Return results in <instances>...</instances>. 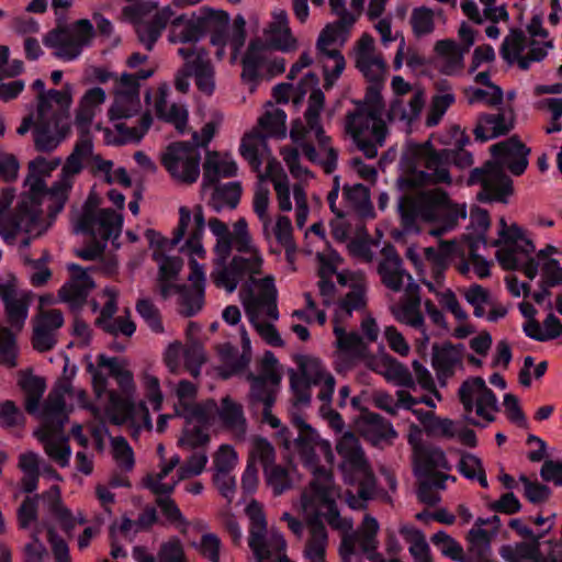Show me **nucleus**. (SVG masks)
<instances>
[{"mask_svg":"<svg viewBox=\"0 0 562 562\" xmlns=\"http://www.w3.org/2000/svg\"><path fill=\"white\" fill-rule=\"evenodd\" d=\"M214 134L215 125L206 123L201 133L192 134V142L170 143L161 154V165L173 179L187 184L194 183L200 176V147L207 146Z\"/></svg>","mask_w":562,"mask_h":562,"instance_id":"f257e3e1","label":"nucleus"},{"mask_svg":"<svg viewBox=\"0 0 562 562\" xmlns=\"http://www.w3.org/2000/svg\"><path fill=\"white\" fill-rule=\"evenodd\" d=\"M226 11L214 10L209 7L200 9L199 13H182L169 21L168 40L171 43L194 44L210 34V43L218 44L222 35L218 27L223 26L222 15Z\"/></svg>","mask_w":562,"mask_h":562,"instance_id":"f03ea898","label":"nucleus"},{"mask_svg":"<svg viewBox=\"0 0 562 562\" xmlns=\"http://www.w3.org/2000/svg\"><path fill=\"white\" fill-rule=\"evenodd\" d=\"M434 150L435 147L427 142L423 146L415 145L411 154L403 157L407 165V173L397 178L398 191L412 192L429 184H451L452 177L446 167L430 166Z\"/></svg>","mask_w":562,"mask_h":562,"instance_id":"7ed1b4c3","label":"nucleus"},{"mask_svg":"<svg viewBox=\"0 0 562 562\" xmlns=\"http://www.w3.org/2000/svg\"><path fill=\"white\" fill-rule=\"evenodd\" d=\"M290 415L291 424L296 428L297 436L294 438L289 427H281L277 432L278 443L285 450L294 449L305 467H316L319 462L316 447L321 446L325 452L330 453L329 441L323 440L317 430L307 424L301 414L292 411Z\"/></svg>","mask_w":562,"mask_h":562,"instance_id":"20e7f679","label":"nucleus"},{"mask_svg":"<svg viewBox=\"0 0 562 562\" xmlns=\"http://www.w3.org/2000/svg\"><path fill=\"white\" fill-rule=\"evenodd\" d=\"M246 515L250 520L248 544L256 562H293L285 554L286 543L282 536H273L276 552H273L266 539L267 520L261 505L251 501L246 506Z\"/></svg>","mask_w":562,"mask_h":562,"instance_id":"39448f33","label":"nucleus"},{"mask_svg":"<svg viewBox=\"0 0 562 562\" xmlns=\"http://www.w3.org/2000/svg\"><path fill=\"white\" fill-rule=\"evenodd\" d=\"M246 379L249 382V406L255 407L261 404L262 422L280 430L283 426L281 420L272 414V408L281 390V374L272 368H265L259 374L249 372Z\"/></svg>","mask_w":562,"mask_h":562,"instance_id":"423d86ee","label":"nucleus"},{"mask_svg":"<svg viewBox=\"0 0 562 562\" xmlns=\"http://www.w3.org/2000/svg\"><path fill=\"white\" fill-rule=\"evenodd\" d=\"M285 121L286 114L283 110L274 109L267 111L258 122L261 130H254L241 139L239 153L248 161L252 170L259 171L262 165L258 146H266L268 137H285Z\"/></svg>","mask_w":562,"mask_h":562,"instance_id":"0eeeda50","label":"nucleus"},{"mask_svg":"<svg viewBox=\"0 0 562 562\" xmlns=\"http://www.w3.org/2000/svg\"><path fill=\"white\" fill-rule=\"evenodd\" d=\"M123 225V218L111 209H97V203L88 199L82 214L75 225L77 234H83L91 238H100L108 241L117 236Z\"/></svg>","mask_w":562,"mask_h":562,"instance_id":"6e6552de","label":"nucleus"},{"mask_svg":"<svg viewBox=\"0 0 562 562\" xmlns=\"http://www.w3.org/2000/svg\"><path fill=\"white\" fill-rule=\"evenodd\" d=\"M67 111H54L52 117H38L34 126V145L40 153H50L70 132Z\"/></svg>","mask_w":562,"mask_h":562,"instance_id":"1a4fd4ad","label":"nucleus"},{"mask_svg":"<svg viewBox=\"0 0 562 562\" xmlns=\"http://www.w3.org/2000/svg\"><path fill=\"white\" fill-rule=\"evenodd\" d=\"M41 221V211L32 201L21 200L12 214L0 215V236L12 244L21 231L31 232Z\"/></svg>","mask_w":562,"mask_h":562,"instance_id":"9d476101","label":"nucleus"},{"mask_svg":"<svg viewBox=\"0 0 562 562\" xmlns=\"http://www.w3.org/2000/svg\"><path fill=\"white\" fill-rule=\"evenodd\" d=\"M120 85L122 89L116 91L114 101L108 112L111 121L132 117L140 109L139 83L134 74L123 72Z\"/></svg>","mask_w":562,"mask_h":562,"instance_id":"9b49d317","label":"nucleus"},{"mask_svg":"<svg viewBox=\"0 0 562 562\" xmlns=\"http://www.w3.org/2000/svg\"><path fill=\"white\" fill-rule=\"evenodd\" d=\"M67 269L71 278L59 289L58 295L71 308H81L86 304L90 291L95 286L94 281L78 263H69Z\"/></svg>","mask_w":562,"mask_h":562,"instance_id":"f8f14e48","label":"nucleus"},{"mask_svg":"<svg viewBox=\"0 0 562 562\" xmlns=\"http://www.w3.org/2000/svg\"><path fill=\"white\" fill-rule=\"evenodd\" d=\"M535 249L532 240L526 239V247L499 249L496 258L504 270L522 271L529 280H533L539 271L538 260L530 256Z\"/></svg>","mask_w":562,"mask_h":562,"instance_id":"ddd939ff","label":"nucleus"},{"mask_svg":"<svg viewBox=\"0 0 562 562\" xmlns=\"http://www.w3.org/2000/svg\"><path fill=\"white\" fill-rule=\"evenodd\" d=\"M491 154L502 160L514 176H521L528 167V148L517 136L491 146Z\"/></svg>","mask_w":562,"mask_h":562,"instance_id":"4468645a","label":"nucleus"},{"mask_svg":"<svg viewBox=\"0 0 562 562\" xmlns=\"http://www.w3.org/2000/svg\"><path fill=\"white\" fill-rule=\"evenodd\" d=\"M64 325V315L59 310L44 311L38 315L33 328L32 345L35 350L45 352L56 345L53 331Z\"/></svg>","mask_w":562,"mask_h":562,"instance_id":"2eb2a0df","label":"nucleus"},{"mask_svg":"<svg viewBox=\"0 0 562 562\" xmlns=\"http://www.w3.org/2000/svg\"><path fill=\"white\" fill-rule=\"evenodd\" d=\"M414 463V473L417 477L438 480L440 475L446 474L436 471V469H451L443 450L439 447L429 445L416 447Z\"/></svg>","mask_w":562,"mask_h":562,"instance_id":"dca6fc26","label":"nucleus"},{"mask_svg":"<svg viewBox=\"0 0 562 562\" xmlns=\"http://www.w3.org/2000/svg\"><path fill=\"white\" fill-rule=\"evenodd\" d=\"M117 312L116 295L111 294L110 299L101 308L100 315L95 318L94 325L101 328L104 333L116 337L120 333L126 337H131L136 331V324L130 318V312L126 311L127 316H119L113 318Z\"/></svg>","mask_w":562,"mask_h":562,"instance_id":"f3484780","label":"nucleus"},{"mask_svg":"<svg viewBox=\"0 0 562 562\" xmlns=\"http://www.w3.org/2000/svg\"><path fill=\"white\" fill-rule=\"evenodd\" d=\"M425 204L426 209L431 212L430 220L442 215L446 226L450 228L454 227L459 220L467 217L465 205L453 203L442 189L429 191Z\"/></svg>","mask_w":562,"mask_h":562,"instance_id":"a211bd4d","label":"nucleus"},{"mask_svg":"<svg viewBox=\"0 0 562 562\" xmlns=\"http://www.w3.org/2000/svg\"><path fill=\"white\" fill-rule=\"evenodd\" d=\"M223 26L218 27L220 33L222 35V41L218 44H212L217 48L216 57L222 59L225 55V47L227 43L231 44L232 47V59H236L239 55L241 48L245 45L247 33H246V20L243 15L238 14L235 16L232 25V31L229 32V15L227 12L222 15Z\"/></svg>","mask_w":562,"mask_h":562,"instance_id":"6ab92c4d","label":"nucleus"},{"mask_svg":"<svg viewBox=\"0 0 562 562\" xmlns=\"http://www.w3.org/2000/svg\"><path fill=\"white\" fill-rule=\"evenodd\" d=\"M383 82L370 83L363 101L356 102L355 111L348 112L346 120L372 122L382 115L384 102L381 94Z\"/></svg>","mask_w":562,"mask_h":562,"instance_id":"aec40b11","label":"nucleus"},{"mask_svg":"<svg viewBox=\"0 0 562 562\" xmlns=\"http://www.w3.org/2000/svg\"><path fill=\"white\" fill-rule=\"evenodd\" d=\"M464 349L463 344L453 345L450 341L443 342L441 347L434 345L431 364L439 380L454 374V368L461 363Z\"/></svg>","mask_w":562,"mask_h":562,"instance_id":"412c9836","label":"nucleus"},{"mask_svg":"<svg viewBox=\"0 0 562 562\" xmlns=\"http://www.w3.org/2000/svg\"><path fill=\"white\" fill-rule=\"evenodd\" d=\"M514 127L512 117L506 113H483L479 116L475 128L473 130L475 140L485 143L490 139L506 135Z\"/></svg>","mask_w":562,"mask_h":562,"instance_id":"4be33fe9","label":"nucleus"},{"mask_svg":"<svg viewBox=\"0 0 562 562\" xmlns=\"http://www.w3.org/2000/svg\"><path fill=\"white\" fill-rule=\"evenodd\" d=\"M409 192H403L397 201V212L401 218V225L404 229L411 231L416 228L417 218L419 215L430 220L431 212L426 209V199L429 195V191L424 192L419 199L408 194Z\"/></svg>","mask_w":562,"mask_h":562,"instance_id":"5701e85b","label":"nucleus"},{"mask_svg":"<svg viewBox=\"0 0 562 562\" xmlns=\"http://www.w3.org/2000/svg\"><path fill=\"white\" fill-rule=\"evenodd\" d=\"M173 16V10L167 5L155 12L153 19L147 22H137L136 33L138 41L147 50H153L156 42L161 36L162 31Z\"/></svg>","mask_w":562,"mask_h":562,"instance_id":"b1692460","label":"nucleus"},{"mask_svg":"<svg viewBox=\"0 0 562 562\" xmlns=\"http://www.w3.org/2000/svg\"><path fill=\"white\" fill-rule=\"evenodd\" d=\"M337 453L342 459V468L352 472H366L369 464L363 449L353 434H345L336 446Z\"/></svg>","mask_w":562,"mask_h":562,"instance_id":"393cba45","label":"nucleus"},{"mask_svg":"<svg viewBox=\"0 0 562 562\" xmlns=\"http://www.w3.org/2000/svg\"><path fill=\"white\" fill-rule=\"evenodd\" d=\"M110 405L113 411L111 422L114 425H123L127 422H133L138 412L145 415L146 423L151 427L149 412L144 402L136 404L130 396H121L115 392L110 394Z\"/></svg>","mask_w":562,"mask_h":562,"instance_id":"a878e982","label":"nucleus"},{"mask_svg":"<svg viewBox=\"0 0 562 562\" xmlns=\"http://www.w3.org/2000/svg\"><path fill=\"white\" fill-rule=\"evenodd\" d=\"M514 192L513 180L503 171H496L490 181L484 183V190L477 193V200L482 203H507Z\"/></svg>","mask_w":562,"mask_h":562,"instance_id":"bb28decb","label":"nucleus"},{"mask_svg":"<svg viewBox=\"0 0 562 562\" xmlns=\"http://www.w3.org/2000/svg\"><path fill=\"white\" fill-rule=\"evenodd\" d=\"M337 15L339 19L334 23L327 24L319 33L316 42L317 49H323L324 46H330L339 38L345 41L358 18L348 10L337 13Z\"/></svg>","mask_w":562,"mask_h":562,"instance_id":"cd10ccee","label":"nucleus"},{"mask_svg":"<svg viewBox=\"0 0 562 562\" xmlns=\"http://www.w3.org/2000/svg\"><path fill=\"white\" fill-rule=\"evenodd\" d=\"M526 47V35L522 30H513L510 36L506 37L499 49L502 58L508 63L514 64L517 61L521 70H528L533 60H529V55L521 56Z\"/></svg>","mask_w":562,"mask_h":562,"instance_id":"c85d7f7f","label":"nucleus"},{"mask_svg":"<svg viewBox=\"0 0 562 562\" xmlns=\"http://www.w3.org/2000/svg\"><path fill=\"white\" fill-rule=\"evenodd\" d=\"M265 49L266 44L261 38H254L250 41L248 48L241 59V78L245 81L257 82L261 78L259 69L266 63V59L262 55Z\"/></svg>","mask_w":562,"mask_h":562,"instance_id":"c756f323","label":"nucleus"},{"mask_svg":"<svg viewBox=\"0 0 562 562\" xmlns=\"http://www.w3.org/2000/svg\"><path fill=\"white\" fill-rule=\"evenodd\" d=\"M378 272L382 283L394 292L402 291L404 277L412 280V276L402 268V259L395 251L387 260L379 263Z\"/></svg>","mask_w":562,"mask_h":562,"instance_id":"7c9ffc66","label":"nucleus"},{"mask_svg":"<svg viewBox=\"0 0 562 562\" xmlns=\"http://www.w3.org/2000/svg\"><path fill=\"white\" fill-rule=\"evenodd\" d=\"M213 188L209 205L214 212L221 213L224 207L229 210L237 207L241 196V186L239 182L220 183Z\"/></svg>","mask_w":562,"mask_h":562,"instance_id":"2f4dec72","label":"nucleus"},{"mask_svg":"<svg viewBox=\"0 0 562 562\" xmlns=\"http://www.w3.org/2000/svg\"><path fill=\"white\" fill-rule=\"evenodd\" d=\"M187 67H190L195 77V85L198 89L211 95L214 92V69L209 59L207 52L202 49L192 61H188Z\"/></svg>","mask_w":562,"mask_h":562,"instance_id":"473e14b6","label":"nucleus"},{"mask_svg":"<svg viewBox=\"0 0 562 562\" xmlns=\"http://www.w3.org/2000/svg\"><path fill=\"white\" fill-rule=\"evenodd\" d=\"M474 162L473 155L465 149V146L457 145L453 149L443 148L436 149L432 151L430 158V166L442 165L448 169L450 165H454L458 168H468Z\"/></svg>","mask_w":562,"mask_h":562,"instance_id":"72a5a7b5","label":"nucleus"},{"mask_svg":"<svg viewBox=\"0 0 562 562\" xmlns=\"http://www.w3.org/2000/svg\"><path fill=\"white\" fill-rule=\"evenodd\" d=\"M190 268L191 272L189 280L192 282V285L189 286V289L192 304L189 310L184 312L186 317H193L196 315L204 304L205 273L202 267L194 259L190 260Z\"/></svg>","mask_w":562,"mask_h":562,"instance_id":"f704fd0d","label":"nucleus"},{"mask_svg":"<svg viewBox=\"0 0 562 562\" xmlns=\"http://www.w3.org/2000/svg\"><path fill=\"white\" fill-rule=\"evenodd\" d=\"M42 498L48 502L49 513L59 522L61 529L70 533L75 526V518L72 513L66 508L60 498V491L57 485H53L48 492L42 494Z\"/></svg>","mask_w":562,"mask_h":562,"instance_id":"c9c22d12","label":"nucleus"},{"mask_svg":"<svg viewBox=\"0 0 562 562\" xmlns=\"http://www.w3.org/2000/svg\"><path fill=\"white\" fill-rule=\"evenodd\" d=\"M42 498L48 502L49 513L59 522L61 529L70 533L75 526V518L72 513L66 508L60 498V491L57 485H53L48 492L42 494Z\"/></svg>","mask_w":562,"mask_h":562,"instance_id":"e433bc0d","label":"nucleus"},{"mask_svg":"<svg viewBox=\"0 0 562 562\" xmlns=\"http://www.w3.org/2000/svg\"><path fill=\"white\" fill-rule=\"evenodd\" d=\"M42 417L47 426L61 430L68 420L66 401L61 393L48 395L44 404Z\"/></svg>","mask_w":562,"mask_h":562,"instance_id":"4c0bfd02","label":"nucleus"},{"mask_svg":"<svg viewBox=\"0 0 562 562\" xmlns=\"http://www.w3.org/2000/svg\"><path fill=\"white\" fill-rule=\"evenodd\" d=\"M327 539V530L324 524L315 519L311 524V539L304 550V554L310 562H326Z\"/></svg>","mask_w":562,"mask_h":562,"instance_id":"58836bf2","label":"nucleus"},{"mask_svg":"<svg viewBox=\"0 0 562 562\" xmlns=\"http://www.w3.org/2000/svg\"><path fill=\"white\" fill-rule=\"evenodd\" d=\"M269 32L271 34L270 43L273 48L290 52L294 47L295 40L292 37L288 26V15L285 11H280L274 14V21L270 24Z\"/></svg>","mask_w":562,"mask_h":562,"instance_id":"ea45409f","label":"nucleus"},{"mask_svg":"<svg viewBox=\"0 0 562 562\" xmlns=\"http://www.w3.org/2000/svg\"><path fill=\"white\" fill-rule=\"evenodd\" d=\"M371 122H361L346 120V131L352 137L357 147L363 153L368 159H373L378 156L379 144L371 139L364 138V134L369 132Z\"/></svg>","mask_w":562,"mask_h":562,"instance_id":"a19ab883","label":"nucleus"},{"mask_svg":"<svg viewBox=\"0 0 562 562\" xmlns=\"http://www.w3.org/2000/svg\"><path fill=\"white\" fill-rule=\"evenodd\" d=\"M492 533L484 528H472L468 533L469 555L467 558H474L475 560H494L492 558Z\"/></svg>","mask_w":562,"mask_h":562,"instance_id":"79ce46f5","label":"nucleus"},{"mask_svg":"<svg viewBox=\"0 0 562 562\" xmlns=\"http://www.w3.org/2000/svg\"><path fill=\"white\" fill-rule=\"evenodd\" d=\"M381 363L385 368V378L395 381L397 385L414 389V378L406 366L401 363L396 358L389 353H384Z\"/></svg>","mask_w":562,"mask_h":562,"instance_id":"37998d69","label":"nucleus"},{"mask_svg":"<svg viewBox=\"0 0 562 562\" xmlns=\"http://www.w3.org/2000/svg\"><path fill=\"white\" fill-rule=\"evenodd\" d=\"M218 416L227 428L241 430L246 428L247 420L243 405L235 402L231 396L222 398Z\"/></svg>","mask_w":562,"mask_h":562,"instance_id":"c03bdc74","label":"nucleus"},{"mask_svg":"<svg viewBox=\"0 0 562 562\" xmlns=\"http://www.w3.org/2000/svg\"><path fill=\"white\" fill-rule=\"evenodd\" d=\"M261 266L262 258L258 254H255L250 258L234 256L231 262L224 267L238 284L247 274H259Z\"/></svg>","mask_w":562,"mask_h":562,"instance_id":"a18cd8bd","label":"nucleus"},{"mask_svg":"<svg viewBox=\"0 0 562 562\" xmlns=\"http://www.w3.org/2000/svg\"><path fill=\"white\" fill-rule=\"evenodd\" d=\"M53 103L59 105L57 111H67L69 113V105L71 103V95L69 91H59L50 89L46 94L38 95L37 116L52 117Z\"/></svg>","mask_w":562,"mask_h":562,"instance_id":"49530a36","label":"nucleus"},{"mask_svg":"<svg viewBox=\"0 0 562 562\" xmlns=\"http://www.w3.org/2000/svg\"><path fill=\"white\" fill-rule=\"evenodd\" d=\"M358 473L362 474L363 477L359 482L357 495L350 493L347 503L350 508L362 510L367 508L368 502L374 496L375 479L369 468L366 472Z\"/></svg>","mask_w":562,"mask_h":562,"instance_id":"de8ad7c7","label":"nucleus"},{"mask_svg":"<svg viewBox=\"0 0 562 562\" xmlns=\"http://www.w3.org/2000/svg\"><path fill=\"white\" fill-rule=\"evenodd\" d=\"M267 484L272 488L273 494L279 496L292 487V479L286 468L273 463L263 470Z\"/></svg>","mask_w":562,"mask_h":562,"instance_id":"09e8293b","label":"nucleus"},{"mask_svg":"<svg viewBox=\"0 0 562 562\" xmlns=\"http://www.w3.org/2000/svg\"><path fill=\"white\" fill-rule=\"evenodd\" d=\"M430 540L436 547L440 549L445 557L456 562L465 561L467 555L464 554L462 546L446 531L440 530L434 533Z\"/></svg>","mask_w":562,"mask_h":562,"instance_id":"8fccbe9b","label":"nucleus"},{"mask_svg":"<svg viewBox=\"0 0 562 562\" xmlns=\"http://www.w3.org/2000/svg\"><path fill=\"white\" fill-rule=\"evenodd\" d=\"M449 477V475H440L438 480L428 477H417L419 481L417 488L418 501L428 506H435L440 501V497L432 490H443L446 487V481Z\"/></svg>","mask_w":562,"mask_h":562,"instance_id":"3c124183","label":"nucleus"},{"mask_svg":"<svg viewBox=\"0 0 562 562\" xmlns=\"http://www.w3.org/2000/svg\"><path fill=\"white\" fill-rule=\"evenodd\" d=\"M246 314L249 318L250 324L256 328L258 334L266 340V342L272 347L283 346V340L274 327V325L266 322H260L258 312L250 306L246 307Z\"/></svg>","mask_w":562,"mask_h":562,"instance_id":"603ef678","label":"nucleus"},{"mask_svg":"<svg viewBox=\"0 0 562 562\" xmlns=\"http://www.w3.org/2000/svg\"><path fill=\"white\" fill-rule=\"evenodd\" d=\"M153 124V117L149 113H144L139 119L136 126H127L125 123L115 124V130L125 142H139L148 132Z\"/></svg>","mask_w":562,"mask_h":562,"instance_id":"864d4df0","label":"nucleus"},{"mask_svg":"<svg viewBox=\"0 0 562 562\" xmlns=\"http://www.w3.org/2000/svg\"><path fill=\"white\" fill-rule=\"evenodd\" d=\"M546 536V532L538 533L533 539L528 541L518 542L515 547L518 559L531 560V562H550V554L548 558L543 557L540 551V540Z\"/></svg>","mask_w":562,"mask_h":562,"instance_id":"5fc2aeb1","label":"nucleus"},{"mask_svg":"<svg viewBox=\"0 0 562 562\" xmlns=\"http://www.w3.org/2000/svg\"><path fill=\"white\" fill-rule=\"evenodd\" d=\"M411 25L417 37L430 34L435 29L434 13L429 8H415L411 16Z\"/></svg>","mask_w":562,"mask_h":562,"instance_id":"6e6d98bb","label":"nucleus"},{"mask_svg":"<svg viewBox=\"0 0 562 562\" xmlns=\"http://www.w3.org/2000/svg\"><path fill=\"white\" fill-rule=\"evenodd\" d=\"M136 311L154 333H164L160 312L149 299L138 300Z\"/></svg>","mask_w":562,"mask_h":562,"instance_id":"4d7b16f0","label":"nucleus"},{"mask_svg":"<svg viewBox=\"0 0 562 562\" xmlns=\"http://www.w3.org/2000/svg\"><path fill=\"white\" fill-rule=\"evenodd\" d=\"M159 292L164 300L168 299L172 293L179 294L181 314L184 315V312L188 311L192 304L189 286L186 284L172 283L170 279H159Z\"/></svg>","mask_w":562,"mask_h":562,"instance_id":"13d9d810","label":"nucleus"},{"mask_svg":"<svg viewBox=\"0 0 562 562\" xmlns=\"http://www.w3.org/2000/svg\"><path fill=\"white\" fill-rule=\"evenodd\" d=\"M519 481L524 485V496L535 505L542 504L551 496V488L538 481H531L526 475H521Z\"/></svg>","mask_w":562,"mask_h":562,"instance_id":"bf43d9fd","label":"nucleus"},{"mask_svg":"<svg viewBox=\"0 0 562 562\" xmlns=\"http://www.w3.org/2000/svg\"><path fill=\"white\" fill-rule=\"evenodd\" d=\"M436 53L445 57L451 67H460L463 63L465 49H462L453 40H440L435 44Z\"/></svg>","mask_w":562,"mask_h":562,"instance_id":"052dcab7","label":"nucleus"},{"mask_svg":"<svg viewBox=\"0 0 562 562\" xmlns=\"http://www.w3.org/2000/svg\"><path fill=\"white\" fill-rule=\"evenodd\" d=\"M261 302L267 306V315L272 319L279 318V311L277 306L278 291L274 285V279L267 276L260 281Z\"/></svg>","mask_w":562,"mask_h":562,"instance_id":"680f3d73","label":"nucleus"},{"mask_svg":"<svg viewBox=\"0 0 562 562\" xmlns=\"http://www.w3.org/2000/svg\"><path fill=\"white\" fill-rule=\"evenodd\" d=\"M113 457L125 471H132L135 464L134 452L128 441L122 437L112 438Z\"/></svg>","mask_w":562,"mask_h":562,"instance_id":"e2e57ef3","label":"nucleus"},{"mask_svg":"<svg viewBox=\"0 0 562 562\" xmlns=\"http://www.w3.org/2000/svg\"><path fill=\"white\" fill-rule=\"evenodd\" d=\"M42 495L25 497L18 508V522L21 529H27L38 518V499Z\"/></svg>","mask_w":562,"mask_h":562,"instance_id":"0e129e2a","label":"nucleus"},{"mask_svg":"<svg viewBox=\"0 0 562 562\" xmlns=\"http://www.w3.org/2000/svg\"><path fill=\"white\" fill-rule=\"evenodd\" d=\"M206 463L207 456L204 452L192 453L186 463L179 467L177 471L178 481L200 475L204 471Z\"/></svg>","mask_w":562,"mask_h":562,"instance_id":"69168bd1","label":"nucleus"},{"mask_svg":"<svg viewBox=\"0 0 562 562\" xmlns=\"http://www.w3.org/2000/svg\"><path fill=\"white\" fill-rule=\"evenodd\" d=\"M424 104L423 95L415 93L409 100L407 109L404 108L400 101H394L391 105V113L393 115H400L401 120L412 122L419 116Z\"/></svg>","mask_w":562,"mask_h":562,"instance_id":"338daca9","label":"nucleus"},{"mask_svg":"<svg viewBox=\"0 0 562 562\" xmlns=\"http://www.w3.org/2000/svg\"><path fill=\"white\" fill-rule=\"evenodd\" d=\"M158 557L160 562H187L183 547L177 537L161 544Z\"/></svg>","mask_w":562,"mask_h":562,"instance_id":"774afa93","label":"nucleus"}]
</instances>
